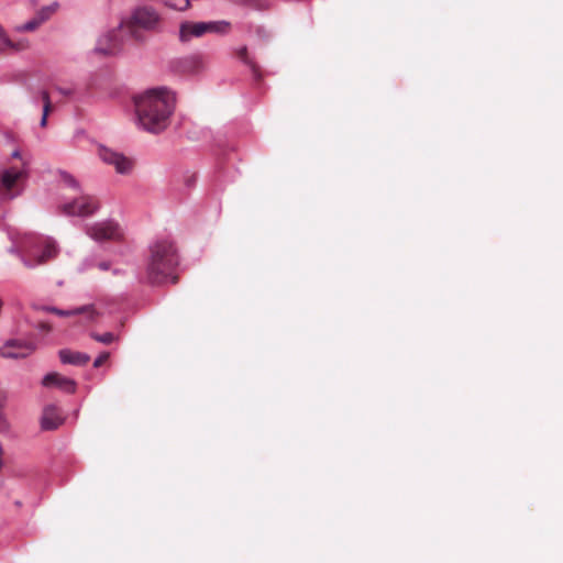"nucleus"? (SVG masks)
<instances>
[{"instance_id":"nucleus-20","label":"nucleus","mask_w":563,"mask_h":563,"mask_svg":"<svg viewBox=\"0 0 563 563\" xmlns=\"http://www.w3.org/2000/svg\"><path fill=\"white\" fill-rule=\"evenodd\" d=\"M55 12L54 7H44L36 12L34 18L41 23V25L46 22Z\"/></svg>"},{"instance_id":"nucleus-9","label":"nucleus","mask_w":563,"mask_h":563,"mask_svg":"<svg viewBox=\"0 0 563 563\" xmlns=\"http://www.w3.org/2000/svg\"><path fill=\"white\" fill-rule=\"evenodd\" d=\"M33 342L21 340H8L0 347V356L3 358H25L35 351Z\"/></svg>"},{"instance_id":"nucleus-28","label":"nucleus","mask_w":563,"mask_h":563,"mask_svg":"<svg viewBox=\"0 0 563 563\" xmlns=\"http://www.w3.org/2000/svg\"><path fill=\"white\" fill-rule=\"evenodd\" d=\"M49 113L51 112H45V109H43V115H42V119H41V122H40L42 128L46 126V124H47V117H48Z\"/></svg>"},{"instance_id":"nucleus-16","label":"nucleus","mask_w":563,"mask_h":563,"mask_svg":"<svg viewBox=\"0 0 563 563\" xmlns=\"http://www.w3.org/2000/svg\"><path fill=\"white\" fill-rule=\"evenodd\" d=\"M236 56L239 59H241L245 65H247L251 68L254 77L257 80H260L262 78L261 68L254 60H252L250 58L246 46L239 48L236 51Z\"/></svg>"},{"instance_id":"nucleus-26","label":"nucleus","mask_w":563,"mask_h":563,"mask_svg":"<svg viewBox=\"0 0 563 563\" xmlns=\"http://www.w3.org/2000/svg\"><path fill=\"white\" fill-rule=\"evenodd\" d=\"M110 266H111V264H110V262H108V261H102V262H99V263L97 264V267H98L100 271H108V269H110Z\"/></svg>"},{"instance_id":"nucleus-3","label":"nucleus","mask_w":563,"mask_h":563,"mask_svg":"<svg viewBox=\"0 0 563 563\" xmlns=\"http://www.w3.org/2000/svg\"><path fill=\"white\" fill-rule=\"evenodd\" d=\"M179 257L174 243L166 239L156 240L150 245L145 279L151 285H161L166 282L176 284L178 277L175 269Z\"/></svg>"},{"instance_id":"nucleus-23","label":"nucleus","mask_w":563,"mask_h":563,"mask_svg":"<svg viewBox=\"0 0 563 563\" xmlns=\"http://www.w3.org/2000/svg\"><path fill=\"white\" fill-rule=\"evenodd\" d=\"M190 1L191 0H180V3H177L166 0L165 5L177 11H186L190 8Z\"/></svg>"},{"instance_id":"nucleus-10","label":"nucleus","mask_w":563,"mask_h":563,"mask_svg":"<svg viewBox=\"0 0 563 563\" xmlns=\"http://www.w3.org/2000/svg\"><path fill=\"white\" fill-rule=\"evenodd\" d=\"M99 157L109 165H113L120 174H128L133 167V162L121 153H117L106 146L98 150Z\"/></svg>"},{"instance_id":"nucleus-15","label":"nucleus","mask_w":563,"mask_h":563,"mask_svg":"<svg viewBox=\"0 0 563 563\" xmlns=\"http://www.w3.org/2000/svg\"><path fill=\"white\" fill-rule=\"evenodd\" d=\"M205 67L203 57L195 54L183 58L179 62V68L184 73H198Z\"/></svg>"},{"instance_id":"nucleus-18","label":"nucleus","mask_w":563,"mask_h":563,"mask_svg":"<svg viewBox=\"0 0 563 563\" xmlns=\"http://www.w3.org/2000/svg\"><path fill=\"white\" fill-rule=\"evenodd\" d=\"M90 336L93 340H96L97 342H100L102 344H111L112 342H114L118 339V336H115L111 332H106V333H102V334H99V333H96V332H91Z\"/></svg>"},{"instance_id":"nucleus-21","label":"nucleus","mask_w":563,"mask_h":563,"mask_svg":"<svg viewBox=\"0 0 563 563\" xmlns=\"http://www.w3.org/2000/svg\"><path fill=\"white\" fill-rule=\"evenodd\" d=\"M41 23L33 16L30 21L15 27L18 32H34Z\"/></svg>"},{"instance_id":"nucleus-29","label":"nucleus","mask_w":563,"mask_h":563,"mask_svg":"<svg viewBox=\"0 0 563 563\" xmlns=\"http://www.w3.org/2000/svg\"><path fill=\"white\" fill-rule=\"evenodd\" d=\"M57 90H58V92H60L64 96H71L74 93V90L70 88L66 89V88L58 87Z\"/></svg>"},{"instance_id":"nucleus-31","label":"nucleus","mask_w":563,"mask_h":563,"mask_svg":"<svg viewBox=\"0 0 563 563\" xmlns=\"http://www.w3.org/2000/svg\"><path fill=\"white\" fill-rule=\"evenodd\" d=\"M15 505H16L18 507H20V506H21V501H15Z\"/></svg>"},{"instance_id":"nucleus-5","label":"nucleus","mask_w":563,"mask_h":563,"mask_svg":"<svg viewBox=\"0 0 563 563\" xmlns=\"http://www.w3.org/2000/svg\"><path fill=\"white\" fill-rule=\"evenodd\" d=\"M57 253L58 250L55 242L49 239H43L31 245H25L21 253V260L25 267L34 268L55 258Z\"/></svg>"},{"instance_id":"nucleus-7","label":"nucleus","mask_w":563,"mask_h":563,"mask_svg":"<svg viewBox=\"0 0 563 563\" xmlns=\"http://www.w3.org/2000/svg\"><path fill=\"white\" fill-rule=\"evenodd\" d=\"M99 201L96 197L82 195L63 205L62 211L67 216L89 217L99 209Z\"/></svg>"},{"instance_id":"nucleus-6","label":"nucleus","mask_w":563,"mask_h":563,"mask_svg":"<svg viewBox=\"0 0 563 563\" xmlns=\"http://www.w3.org/2000/svg\"><path fill=\"white\" fill-rule=\"evenodd\" d=\"M231 24L227 21L218 22H183L179 26V41L189 42L194 37H200L206 33H227Z\"/></svg>"},{"instance_id":"nucleus-22","label":"nucleus","mask_w":563,"mask_h":563,"mask_svg":"<svg viewBox=\"0 0 563 563\" xmlns=\"http://www.w3.org/2000/svg\"><path fill=\"white\" fill-rule=\"evenodd\" d=\"M5 400V396L3 395L0 398V433H7L9 431L10 424L2 411L3 409V402Z\"/></svg>"},{"instance_id":"nucleus-4","label":"nucleus","mask_w":563,"mask_h":563,"mask_svg":"<svg viewBox=\"0 0 563 563\" xmlns=\"http://www.w3.org/2000/svg\"><path fill=\"white\" fill-rule=\"evenodd\" d=\"M12 157L19 158L20 164L0 169V203L10 201L20 196L29 176V162L21 157L19 151H14Z\"/></svg>"},{"instance_id":"nucleus-25","label":"nucleus","mask_w":563,"mask_h":563,"mask_svg":"<svg viewBox=\"0 0 563 563\" xmlns=\"http://www.w3.org/2000/svg\"><path fill=\"white\" fill-rule=\"evenodd\" d=\"M110 357V353L109 352H103L101 353L93 362V366L95 367H100L102 364H104L108 358Z\"/></svg>"},{"instance_id":"nucleus-24","label":"nucleus","mask_w":563,"mask_h":563,"mask_svg":"<svg viewBox=\"0 0 563 563\" xmlns=\"http://www.w3.org/2000/svg\"><path fill=\"white\" fill-rule=\"evenodd\" d=\"M40 97L43 101V109H45V112H52L53 106L51 102L49 93L47 90H41Z\"/></svg>"},{"instance_id":"nucleus-1","label":"nucleus","mask_w":563,"mask_h":563,"mask_svg":"<svg viewBox=\"0 0 563 563\" xmlns=\"http://www.w3.org/2000/svg\"><path fill=\"white\" fill-rule=\"evenodd\" d=\"M137 123L145 131L159 133L170 121L176 98L167 88L148 89L133 99Z\"/></svg>"},{"instance_id":"nucleus-19","label":"nucleus","mask_w":563,"mask_h":563,"mask_svg":"<svg viewBox=\"0 0 563 563\" xmlns=\"http://www.w3.org/2000/svg\"><path fill=\"white\" fill-rule=\"evenodd\" d=\"M240 2L244 5H247L255 10H267L269 8V3L267 0H240Z\"/></svg>"},{"instance_id":"nucleus-8","label":"nucleus","mask_w":563,"mask_h":563,"mask_svg":"<svg viewBox=\"0 0 563 563\" xmlns=\"http://www.w3.org/2000/svg\"><path fill=\"white\" fill-rule=\"evenodd\" d=\"M87 234L97 242L119 241L123 238L122 230L112 221L98 222L88 227Z\"/></svg>"},{"instance_id":"nucleus-30","label":"nucleus","mask_w":563,"mask_h":563,"mask_svg":"<svg viewBox=\"0 0 563 563\" xmlns=\"http://www.w3.org/2000/svg\"><path fill=\"white\" fill-rule=\"evenodd\" d=\"M38 327H40V329H41V330H43V331H46V332L51 331V325H49L48 323H46V322H41V323L38 324Z\"/></svg>"},{"instance_id":"nucleus-11","label":"nucleus","mask_w":563,"mask_h":563,"mask_svg":"<svg viewBox=\"0 0 563 563\" xmlns=\"http://www.w3.org/2000/svg\"><path fill=\"white\" fill-rule=\"evenodd\" d=\"M43 310L55 313L60 317L84 314L88 321H96L101 316V313L95 308L93 305L82 306L73 310H60L55 307H44Z\"/></svg>"},{"instance_id":"nucleus-14","label":"nucleus","mask_w":563,"mask_h":563,"mask_svg":"<svg viewBox=\"0 0 563 563\" xmlns=\"http://www.w3.org/2000/svg\"><path fill=\"white\" fill-rule=\"evenodd\" d=\"M59 358L64 364H73L77 366L86 365L90 361V356L88 354L70 350H60Z\"/></svg>"},{"instance_id":"nucleus-27","label":"nucleus","mask_w":563,"mask_h":563,"mask_svg":"<svg viewBox=\"0 0 563 563\" xmlns=\"http://www.w3.org/2000/svg\"><path fill=\"white\" fill-rule=\"evenodd\" d=\"M64 181L69 186H76V180L70 175H64L63 176Z\"/></svg>"},{"instance_id":"nucleus-13","label":"nucleus","mask_w":563,"mask_h":563,"mask_svg":"<svg viewBox=\"0 0 563 563\" xmlns=\"http://www.w3.org/2000/svg\"><path fill=\"white\" fill-rule=\"evenodd\" d=\"M63 422L64 419L62 417V412L56 406L49 405L44 408L41 419V427L43 430H55Z\"/></svg>"},{"instance_id":"nucleus-2","label":"nucleus","mask_w":563,"mask_h":563,"mask_svg":"<svg viewBox=\"0 0 563 563\" xmlns=\"http://www.w3.org/2000/svg\"><path fill=\"white\" fill-rule=\"evenodd\" d=\"M162 25L161 14L150 5H142L134 9L129 20L119 29L109 31L102 35L95 47L99 54L110 55L118 52L121 47L120 34L122 29L125 27L129 34L135 41H142L143 36L140 30L147 32H159Z\"/></svg>"},{"instance_id":"nucleus-17","label":"nucleus","mask_w":563,"mask_h":563,"mask_svg":"<svg viewBox=\"0 0 563 563\" xmlns=\"http://www.w3.org/2000/svg\"><path fill=\"white\" fill-rule=\"evenodd\" d=\"M0 38H1V41L3 42V44H4L5 46H8V47H10V48H13V49H18V51H20V49H24V48H26V47H27V42H19V43H14V42H12V41L8 37V35H7L5 31L3 30V27H2L1 25H0Z\"/></svg>"},{"instance_id":"nucleus-12","label":"nucleus","mask_w":563,"mask_h":563,"mask_svg":"<svg viewBox=\"0 0 563 563\" xmlns=\"http://www.w3.org/2000/svg\"><path fill=\"white\" fill-rule=\"evenodd\" d=\"M42 384L45 387H57L65 393H74L76 389V384L73 379L65 377L58 373H49L44 376Z\"/></svg>"}]
</instances>
